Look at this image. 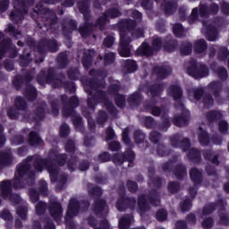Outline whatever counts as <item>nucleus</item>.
<instances>
[{"label":"nucleus","mask_w":229,"mask_h":229,"mask_svg":"<svg viewBox=\"0 0 229 229\" xmlns=\"http://www.w3.org/2000/svg\"><path fill=\"white\" fill-rule=\"evenodd\" d=\"M32 160L33 157H27L22 163L17 165L14 179L11 180L12 187L14 191L24 189L25 184L21 181L24 180V178H26V185H29V187H33V185H35L37 174L35 171L31 170V164H30Z\"/></svg>","instance_id":"f257e3e1"},{"label":"nucleus","mask_w":229,"mask_h":229,"mask_svg":"<svg viewBox=\"0 0 229 229\" xmlns=\"http://www.w3.org/2000/svg\"><path fill=\"white\" fill-rule=\"evenodd\" d=\"M33 157L32 165L36 171V173H42L45 169L48 170L55 162H58V151L51 149L49 151L48 157L49 158H44L39 155L36 156H28ZM32 160L30 162H32Z\"/></svg>","instance_id":"f03ea898"},{"label":"nucleus","mask_w":229,"mask_h":229,"mask_svg":"<svg viewBox=\"0 0 229 229\" xmlns=\"http://www.w3.org/2000/svg\"><path fill=\"white\" fill-rule=\"evenodd\" d=\"M33 4H35V0H15L14 10L9 15L12 22L19 24L23 21L24 16L28 13V8Z\"/></svg>","instance_id":"7ed1b4c3"},{"label":"nucleus","mask_w":229,"mask_h":229,"mask_svg":"<svg viewBox=\"0 0 229 229\" xmlns=\"http://www.w3.org/2000/svg\"><path fill=\"white\" fill-rule=\"evenodd\" d=\"M13 189L12 181L4 180L0 182V192L3 199L9 198V201H22L19 194L13 193Z\"/></svg>","instance_id":"20e7f679"},{"label":"nucleus","mask_w":229,"mask_h":229,"mask_svg":"<svg viewBox=\"0 0 229 229\" xmlns=\"http://www.w3.org/2000/svg\"><path fill=\"white\" fill-rule=\"evenodd\" d=\"M137 205V212L140 216H144L149 210V205L145 201H131V202H117L116 208L119 212H124L128 207H135Z\"/></svg>","instance_id":"39448f33"},{"label":"nucleus","mask_w":229,"mask_h":229,"mask_svg":"<svg viewBox=\"0 0 229 229\" xmlns=\"http://www.w3.org/2000/svg\"><path fill=\"white\" fill-rule=\"evenodd\" d=\"M6 53H11L12 58H15L18 55L17 47L12 44V38H6L0 41V60L4 58Z\"/></svg>","instance_id":"423d86ee"},{"label":"nucleus","mask_w":229,"mask_h":229,"mask_svg":"<svg viewBox=\"0 0 229 229\" xmlns=\"http://www.w3.org/2000/svg\"><path fill=\"white\" fill-rule=\"evenodd\" d=\"M36 80L41 86L46 85V83H55V81H58L56 78V73L55 72V68H48L47 71L41 70Z\"/></svg>","instance_id":"0eeeda50"},{"label":"nucleus","mask_w":229,"mask_h":229,"mask_svg":"<svg viewBox=\"0 0 229 229\" xmlns=\"http://www.w3.org/2000/svg\"><path fill=\"white\" fill-rule=\"evenodd\" d=\"M33 81L31 72L28 71L23 75H15L13 79V87L15 90H21L24 85H30Z\"/></svg>","instance_id":"6e6552de"},{"label":"nucleus","mask_w":229,"mask_h":229,"mask_svg":"<svg viewBox=\"0 0 229 229\" xmlns=\"http://www.w3.org/2000/svg\"><path fill=\"white\" fill-rule=\"evenodd\" d=\"M130 35V32H124L121 30L120 32V47H119V53L122 56L128 58L131 55L130 50V43L131 42V38L128 37Z\"/></svg>","instance_id":"1a4fd4ad"},{"label":"nucleus","mask_w":229,"mask_h":229,"mask_svg":"<svg viewBox=\"0 0 229 229\" xmlns=\"http://www.w3.org/2000/svg\"><path fill=\"white\" fill-rule=\"evenodd\" d=\"M41 21L44 28H46V31H49L58 22V16L50 9H45V13L41 16Z\"/></svg>","instance_id":"9d476101"},{"label":"nucleus","mask_w":229,"mask_h":229,"mask_svg":"<svg viewBox=\"0 0 229 229\" xmlns=\"http://www.w3.org/2000/svg\"><path fill=\"white\" fill-rule=\"evenodd\" d=\"M79 211H80V204L74 201L70 202V204L68 205L67 215L65 216V223H66L67 228L74 229V223L71 221V218L78 216Z\"/></svg>","instance_id":"9b49d317"},{"label":"nucleus","mask_w":229,"mask_h":229,"mask_svg":"<svg viewBox=\"0 0 229 229\" xmlns=\"http://www.w3.org/2000/svg\"><path fill=\"white\" fill-rule=\"evenodd\" d=\"M23 96L28 101H30V103H33V101H35L38 96L37 88H35V86L32 84H27L23 90Z\"/></svg>","instance_id":"f8f14e48"},{"label":"nucleus","mask_w":229,"mask_h":229,"mask_svg":"<svg viewBox=\"0 0 229 229\" xmlns=\"http://www.w3.org/2000/svg\"><path fill=\"white\" fill-rule=\"evenodd\" d=\"M13 164V156L11 151H0V167H8Z\"/></svg>","instance_id":"ddd939ff"},{"label":"nucleus","mask_w":229,"mask_h":229,"mask_svg":"<svg viewBox=\"0 0 229 229\" xmlns=\"http://www.w3.org/2000/svg\"><path fill=\"white\" fill-rule=\"evenodd\" d=\"M32 119L36 124L46 119V108L42 106H38L32 113Z\"/></svg>","instance_id":"4468645a"},{"label":"nucleus","mask_w":229,"mask_h":229,"mask_svg":"<svg viewBox=\"0 0 229 229\" xmlns=\"http://www.w3.org/2000/svg\"><path fill=\"white\" fill-rule=\"evenodd\" d=\"M44 140H42V138L38 134V132L35 131H31L29 133V144L32 147L35 148L37 146H42V143Z\"/></svg>","instance_id":"2eb2a0df"},{"label":"nucleus","mask_w":229,"mask_h":229,"mask_svg":"<svg viewBox=\"0 0 229 229\" xmlns=\"http://www.w3.org/2000/svg\"><path fill=\"white\" fill-rule=\"evenodd\" d=\"M188 72L189 74H191V76L196 78V80H198L199 78H204V76L208 75V70L205 66L201 68L200 72L198 71V68H196V66H193V68L188 69Z\"/></svg>","instance_id":"dca6fc26"},{"label":"nucleus","mask_w":229,"mask_h":229,"mask_svg":"<svg viewBox=\"0 0 229 229\" xmlns=\"http://www.w3.org/2000/svg\"><path fill=\"white\" fill-rule=\"evenodd\" d=\"M14 108L20 112H26L28 110V102L21 96L16 97L14 99Z\"/></svg>","instance_id":"f3484780"},{"label":"nucleus","mask_w":229,"mask_h":229,"mask_svg":"<svg viewBox=\"0 0 229 229\" xmlns=\"http://www.w3.org/2000/svg\"><path fill=\"white\" fill-rule=\"evenodd\" d=\"M47 51L49 53H56L58 51V41L56 39L43 38Z\"/></svg>","instance_id":"a211bd4d"},{"label":"nucleus","mask_w":229,"mask_h":229,"mask_svg":"<svg viewBox=\"0 0 229 229\" xmlns=\"http://www.w3.org/2000/svg\"><path fill=\"white\" fill-rule=\"evenodd\" d=\"M50 176V182L52 183H56L58 182V162H55L47 170Z\"/></svg>","instance_id":"6ab92c4d"},{"label":"nucleus","mask_w":229,"mask_h":229,"mask_svg":"<svg viewBox=\"0 0 229 229\" xmlns=\"http://www.w3.org/2000/svg\"><path fill=\"white\" fill-rule=\"evenodd\" d=\"M32 60L33 58H31V53L28 52L26 54V50H24L23 55L20 56L21 67H28L31 64Z\"/></svg>","instance_id":"aec40b11"},{"label":"nucleus","mask_w":229,"mask_h":229,"mask_svg":"<svg viewBox=\"0 0 229 229\" xmlns=\"http://www.w3.org/2000/svg\"><path fill=\"white\" fill-rule=\"evenodd\" d=\"M48 212L54 218V221L58 223V201L51 202L50 206L48 207Z\"/></svg>","instance_id":"412c9836"},{"label":"nucleus","mask_w":229,"mask_h":229,"mask_svg":"<svg viewBox=\"0 0 229 229\" xmlns=\"http://www.w3.org/2000/svg\"><path fill=\"white\" fill-rule=\"evenodd\" d=\"M94 212H96V214H101L102 212V215L105 216V214H108V208L105 202H96L94 205Z\"/></svg>","instance_id":"4be33fe9"},{"label":"nucleus","mask_w":229,"mask_h":229,"mask_svg":"<svg viewBox=\"0 0 229 229\" xmlns=\"http://www.w3.org/2000/svg\"><path fill=\"white\" fill-rule=\"evenodd\" d=\"M119 15H121V13L117 9H114L112 11H108L105 14V19L102 18V19H100L98 21V24H99V26H101V24L105 23V21H106V19H112L114 17H119Z\"/></svg>","instance_id":"5701e85b"},{"label":"nucleus","mask_w":229,"mask_h":229,"mask_svg":"<svg viewBox=\"0 0 229 229\" xmlns=\"http://www.w3.org/2000/svg\"><path fill=\"white\" fill-rule=\"evenodd\" d=\"M5 33H9L10 37H13V38L16 40L19 38V35H21V31L12 23L8 24V27L5 29Z\"/></svg>","instance_id":"b1692460"},{"label":"nucleus","mask_w":229,"mask_h":229,"mask_svg":"<svg viewBox=\"0 0 229 229\" xmlns=\"http://www.w3.org/2000/svg\"><path fill=\"white\" fill-rule=\"evenodd\" d=\"M133 223V216H125L119 221L120 229H126L130 225Z\"/></svg>","instance_id":"393cba45"},{"label":"nucleus","mask_w":229,"mask_h":229,"mask_svg":"<svg viewBox=\"0 0 229 229\" xmlns=\"http://www.w3.org/2000/svg\"><path fill=\"white\" fill-rule=\"evenodd\" d=\"M207 29L206 37L210 42H214L217 38V30L212 26H208Z\"/></svg>","instance_id":"a878e982"},{"label":"nucleus","mask_w":229,"mask_h":229,"mask_svg":"<svg viewBox=\"0 0 229 229\" xmlns=\"http://www.w3.org/2000/svg\"><path fill=\"white\" fill-rule=\"evenodd\" d=\"M21 115L19 109L12 106L7 110V116L11 121H17Z\"/></svg>","instance_id":"bb28decb"},{"label":"nucleus","mask_w":229,"mask_h":229,"mask_svg":"<svg viewBox=\"0 0 229 229\" xmlns=\"http://www.w3.org/2000/svg\"><path fill=\"white\" fill-rule=\"evenodd\" d=\"M16 214L22 221L28 219V207L20 206L16 208Z\"/></svg>","instance_id":"cd10ccee"},{"label":"nucleus","mask_w":229,"mask_h":229,"mask_svg":"<svg viewBox=\"0 0 229 229\" xmlns=\"http://www.w3.org/2000/svg\"><path fill=\"white\" fill-rule=\"evenodd\" d=\"M138 55H145L146 56H150L153 55L151 48L148 46L147 43H143L137 50Z\"/></svg>","instance_id":"c85d7f7f"},{"label":"nucleus","mask_w":229,"mask_h":229,"mask_svg":"<svg viewBox=\"0 0 229 229\" xmlns=\"http://www.w3.org/2000/svg\"><path fill=\"white\" fill-rule=\"evenodd\" d=\"M47 209V203L44 201H39L36 205V214L37 216H44L46 214V210Z\"/></svg>","instance_id":"c756f323"},{"label":"nucleus","mask_w":229,"mask_h":229,"mask_svg":"<svg viewBox=\"0 0 229 229\" xmlns=\"http://www.w3.org/2000/svg\"><path fill=\"white\" fill-rule=\"evenodd\" d=\"M29 197L30 201H40V191H38L35 188L29 190Z\"/></svg>","instance_id":"7c9ffc66"},{"label":"nucleus","mask_w":229,"mask_h":229,"mask_svg":"<svg viewBox=\"0 0 229 229\" xmlns=\"http://www.w3.org/2000/svg\"><path fill=\"white\" fill-rule=\"evenodd\" d=\"M39 193L42 194V196H47L49 194V190L47 187V182L44 180L39 181Z\"/></svg>","instance_id":"2f4dec72"},{"label":"nucleus","mask_w":229,"mask_h":229,"mask_svg":"<svg viewBox=\"0 0 229 229\" xmlns=\"http://www.w3.org/2000/svg\"><path fill=\"white\" fill-rule=\"evenodd\" d=\"M44 229H56V225H55V222L51 217L47 216L43 219Z\"/></svg>","instance_id":"473e14b6"},{"label":"nucleus","mask_w":229,"mask_h":229,"mask_svg":"<svg viewBox=\"0 0 229 229\" xmlns=\"http://www.w3.org/2000/svg\"><path fill=\"white\" fill-rule=\"evenodd\" d=\"M170 94L175 99H180L182 98V89L178 86H174L170 89Z\"/></svg>","instance_id":"72a5a7b5"},{"label":"nucleus","mask_w":229,"mask_h":229,"mask_svg":"<svg viewBox=\"0 0 229 229\" xmlns=\"http://www.w3.org/2000/svg\"><path fill=\"white\" fill-rule=\"evenodd\" d=\"M4 69H5V71H7L8 72H12V71L15 69V64H13V61L10 59H5L4 61Z\"/></svg>","instance_id":"f704fd0d"},{"label":"nucleus","mask_w":229,"mask_h":229,"mask_svg":"<svg viewBox=\"0 0 229 229\" xmlns=\"http://www.w3.org/2000/svg\"><path fill=\"white\" fill-rule=\"evenodd\" d=\"M0 217L4 221H13V216H12V213L8 209H4L0 214Z\"/></svg>","instance_id":"c9c22d12"},{"label":"nucleus","mask_w":229,"mask_h":229,"mask_svg":"<svg viewBox=\"0 0 229 229\" xmlns=\"http://www.w3.org/2000/svg\"><path fill=\"white\" fill-rule=\"evenodd\" d=\"M206 47H207V44L203 39H200L195 43V51L197 53H201V51H205Z\"/></svg>","instance_id":"e433bc0d"},{"label":"nucleus","mask_w":229,"mask_h":229,"mask_svg":"<svg viewBox=\"0 0 229 229\" xmlns=\"http://www.w3.org/2000/svg\"><path fill=\"white\" fill-rule=\"evenodd\" d=\"M36 49L40 55H46L47 48L46 47V43L44 42V39H41L38 42V46H36Z\"/></svg>","instance_id":"4c0bfd02"},{"label":"nucleus","mask_w":229,"mask_h":229,"mask_svg":"<svg viewBox=\"0 0 229 229\" xmlns=\"http://www.w3.org/2000/svg\"><path fill=\"white\" fill-rule=\"evenodd\" d=\"M49 103L52 108V114L55 117L58 115V100L56 99H49Z\"/></svg>","instance_id":"58836bf2"},{"label":"nucleus","mask_w":229,"mask_h":229,"mask_svg":"<svg viewBox=\"0 0 229 229\" xmlns=\"http://www.w3.org/2000/svg\"><path fill=\"white\" fill-rule=\"evenodd\" d=\"M190 174L194 182H199V180H201V172L196 168L191 169Z\"/></svg>","instance_id":"ea45409f"},{"label":"nucleus","mask_w":229,"mask_h":229,"mask_svg":"<svg viewBox=\"0 0 229 229\" xmlns=\"http://www.w3.org/2000/svg\"><path fill=\"white\" fill-rule=\"evenodd\" d=\"M10 8V0H0V12L4 13Z\"/></svg>","instance_id":"a19ab883"},{"label":"nucleus","mask_w":229,"mask_h":229,"mask_svg":"<svg viewBox=\"0 0 229 229\" xmlns=\"http://www.w3.org/2000/svg\"><path fill=\"white\" fill-rule=\"evenodd\" d=\"M201 225H202V228L210 229L212 228V226H214V220L210 217H208L203 220Z\"/></svg>","instance_id":"79ce46f5"},{"label":"nucleus","mask_w":229,"mask_h":229,"mask_svg":"<svg viewBox=\"0 0 229 229\" xmlns=\"http://www.w3.org/2000/svg\"><path fill=\"white\" fill-rule=\"evenodd\" d=\"M156 217L157 221H165L167 219V211L161 209L157 212Z\"/></svg>","instance_id":"37998d69"},{"label":"nucleus","mask_w":229,"mask_h":229,"mask_svg":"<svg viewBox=\"0 0 229 229\" xmlns=\"http://www.w3.org/2000/svg\"><path fill=\"white\" fill-rule=\"evenodd\" d=\"M12 142L15 144L16 146H19L21 144H24V136L22 135H14L12 138Z\"/></svg>","instance_id":"c03bdc74"},{"label":"nucleus","mask_w":229,"mask_h":229,"mask_svg":"<svg viewBox=\"0 0 229 229\" xmlns=\"http://www.w3.org/2000/svg\"><path fill=\"white\" fill-rule=\"evenodd\" d=\"M180 208L182 212H189L191 208H192V203L189 201H183L180 203Z\"/></svg>","instance_id":"a18cd8bd"},{"label":"nucleus","mask_w":229,"mask_h":229,"mask_svg":"<svg viewBox=\"0 0 229 229\" xmlns=\"http://www.w3.org/2000/svg\"><path fill=\"white\" fill-rule=\"evenodd\" d=\"M174 33L176 37H183V27L180 24H175L174 26Z\"/></svg>","instance_id":"49530a36"},{"label":"nucleus","mask_w":229,"mask_h":229,"mask_svg":"<svg viewBox=\"0 0 229 229\" xmlns=\"http://www.w3.org/2000/svg\"><path fill=\"white\" fill-rule=\"evenodd\" d=\"M216 208L213 205H208L203 208L202 214L203 216H208L209 214H212Z\"/></svg>","instance_id":"de8ad7c7"},{"label":"nucleus","mask_w":229,"mask_h":229,"mask_svg":"<svg viewBox=\"0 0 229 229\" xmlns=\"http://www.w3.org/2000/svg\"><path fill=\"white\" fill-rule=\"evenodd\" d=\"M26 44L30 49H36L37 47V42L32 38H27Z\"/></svg>","instance_id":"09e8293b"},{"label":"nucleus","mask_w":229,"mask_h":229,"mask_svg":"<svg viewBox=\"0 0 229 229\" xmlns=\"http://www.w3.org/2000/svg\"><path fill=\"white\" fill-rule=\"evenodd\" d=\"M152 46L155 51H158L162 47V41H160V38H156L152 42Z\"/></svg>","instance_id":"8fccbe9b"},{"label":"nucleus","mask_w":229,"mask_h":229,"mask_svg":"<svg viewBox=\"0 0 229 229\" xmlns=\"http://www.w3.org/2000/svg\"><path fill=\"white\" fill-rule=\"evenodd\" d=\"M199 142L200 144H207L208 142V135H207V132L203 131L199 135Z\"/></svg>","instance_id":"3c124183"},{"label":"nucleus","mask_w":229,"mask_h":229,"mask_svg":"<svg viewBox=\"0 0 229 229\" xmlns=\"http://www.w3.org/2000/svg\"><path fill=\"white\" fill-rule=\"evenodd\" d=\"M60 133L61 137H65L66 135H69V126H67V124L61 126Z\"/></svg>","instance_id":"603ef678"},{"label":"nucleus","mask_w":229,"mask_h":229,"mask_svg":"<svg viewBox=\"0 0 229 229\" xmlns=\"http://www.w3.org/2000/svg\"><path fill=\"white\" fill-rule=\"evenodd\" d=\"M217 117H221V114H219V112H210L208 114V119H209V121H214V119H217Z\"/></svg>","instance_id":"864d4df0"},{"label":"nucleus","mask_w":229,"mask_h":229,"mask_svg":"<svg viewBox=\"0 0 229 229\" xmlns=\"http://www.w3.org/2000/svg\"><path fill=\"white\" fill-rule=\"evenodd\" d=\"M99 162H108L110 160V155L108 153H103L98 157Z\"/></svg>","instance_id":"5fc2aeb1"},{"label":"nucleus","mask_w":229,"mask_h":229,"mask_svg":"<svg viewBox=\"0 0 229 229\" xmlns=\"http://www.w3.org/2000/svg\"><path fill=\"white\" fill-rule=\"evenodd\" d=\"M117 106L123 107L124 106V97L117 96L115 98Z\"/></svg>","instance_id":"6e6d98bb"},{"label":"nucleus","mask_w":229,"mask_h":229,"mask_svg":"<svg viewBox=\"0 0 229 229\" xmlns=\"http://www.w3.org/2000/svg\"><path fill=\"white\" fill-rule=\"evenodd\" d=\"M228 56V49L226 47H221L219 50V58H226Z\"/></svg>","instance_id":"4d7b16f0"},{"label":"nucleus","mask_w":229,"mask_h":229,"mask_svg":"<svg viewBox=\"0 0 229 229\" xmlns=\"http://www.w3.org/2000/svg\"><path fill=\"white\" fill-rule=\"evenodd\" d=\"M114 58H115V55L114 53H109L106 55V57H105L106 64H110V62H114Z\"/></svg>","instance_id":"13d9d810"},{"label":"nucleus","mask_w":229,"mask_h":229,"mask_svg":"<svg viewBox=\"0 0 229 229\" xmlns=\"http://www.w3.org/2000/svg\"><path fill=\"white\" fill-rule=\"evenodd\" d=\"M127 185L131 192H135V191H137V183H135V182L129 181Z\"/></svg>","instance_id":"bf43d9fd"},{"label":"nucleus","mask_w":229,"mask_h":229,"mask_svg":"<svg viewBox=\"0 0 229 229\" xmlns=\"http://www.w3.org/2000/svg\"><path fill=\"white\" fill-rule=\"evenodd\" d=\"M114 44V38L113 37H107L104 41V46L106 47H111V46Z\"/></svg>","instance_id":"052dcab7"},{"label":"nucleus","mask_w":229,"mask_h":229,"mask_svg":"<svg viewBox=\"0 0 229 229\" xmlns=\"http://www.w3.org/2000/svg\"><path fill=\"white\" fill-rule=\"evenodd\" d=\"M119 148H121V145L117 141H113L111 144H109V148L112 151H117V149H119Z\"/></svg>","instance_id":"680f3d73"},{"label":"nucleus","mask_w":229,"mask_h":229,"mask_svg":"<svg viewBox=\"0 0 229 229\" xmlns=\"http://www.w3.org/2000/svg\"><path fill=\"white\" fill-rule=\"evenodd\" d=\"M27 151H28L27 147H20L17 149V153H18L19 157H24V155H26Z\"/></svg>","instance_id":"e2e57ef3"},{"label":"nucleus","mask_w":229,"mask_h":229,"mask_svg":"<svg viewBox=\"0 0 229 229\" xmlns=\"http://www.w3.org/2000/svg\"><path fill=\"white\" fill-rule=\"evenodd\" d=\"M226 130H228V124L226 123V122L221 121L219 123V131L225 132L226 131Z\"/></svg>","instance_id":"0e129e2a"},{"label":"nucleus","mask_w":229,"mask_h":229,"mask_svg":"<svg viewBox=\"0 0 229 229\" xmlns=\"http://www.w3.org/2000/svg\"><path fill=\"white\" fill-rule=\"evenodd\" d=\"M220 222L222 223V225H228L229 223L228 215L223 214L222 216H220Z\"/></svg>","instance_id":"69168bd1"},{"label":"nucleus","mask_w":229,"mask_h":229,"mask_svg":"<svg viewBox=\"0 0 229 229\" xmlns=\"http://www.w3.org/2000/svg\"><path fill=\"white\" fill-rule=\"evenodd\" d=\"M176 229H187V225L184 221H179L176 223Z\"/></svg>","instance_id":"338daca9"},{"label":"nucleus","mask_w":229,"mask_h":229,"mask_svg":"<svg viewBox=\"0 0 229 229\" xmlns=\"http://www.w3.org/2000/svg\"><path fill=\"white\" fill-rule=\"evenodd\" d=\"M108 228H110V225H108V221L107 220H103L101 222L99 229H108Z\"/></svg>","instance_id":"774afa93"}]
</instances>
